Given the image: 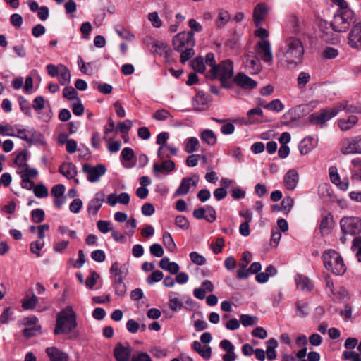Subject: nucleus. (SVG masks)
I'll return each mask as SVG.
<instances>
[{
    "instance_id": "4468645a",
    "label": "nucleus",
    "mask_w": 361,
    "mask_h": 361,
    "mask_svg": "<svg viewBox=\"0 0 361 361\" xmlns=\"http://www.w3.org/2000/svg\"><path fill=\"white\" fill-rule=\"evenodd\" d=\"M233 82L243 89L252 90L257 87V82L243 73H238Z\"/></svg>"
},
{
    "instance_id": "9b49d317",
    "label": "nucleus",
    "mask_w": 361,
    "mask_h": 361,
    "mask_svg": "<svg viewBox=\"0 0 361 361\" xmlns=\"http://www.w3.org/2000/svg\"><path fill=\"white\" fill-rule=\"evenodd\" d=\"M255 51L260 58L266 63H271L273 55L271 49V44L267 39H262L255 45Z\"/></svg>"
},
{
    "instance_id": "7ed1b4c3",
    "label": "nucleus",
    "mask_w": 361,
    "mask_h": 361,
    "mask_svg": "<svg viewBox=\"0 0 361 361\" xmlns=\"http://www.w3.org/2000/svg\"><path fill=\"white\" fill-rule=\"evenodd\" d=\"M174 49L180 52V62L184 63L194 54L193 47L195 44L192 32H181L173 38Z\"/></svg>"
},
{
    "instance_id": "a18cd8bd",
    "label": "nucleus",
    "mask_w": 361,
    "mask_h": 361,
    "mask_svg": "<svg viewBox=\"0 0 361 361\" xmlns=\"http://www.w3.org/2000/svg\"><path fill=\"white\" fill-rule=\"evenodd\" d=\"M264 108L270 111L280 112L283 109L284 106L279 99H274L264 105Z\"/></svg>"
},
{
    "instance_id": "f257e3e1",
    "label": "nucleus",
    "mask_w": 361,
    "mask_h": 361,
    "mask_svg": "<svg viewBox=\"0 0 361 361\" xmlns=\"http://www.w3.org/2000/svg\"><path fill=\"white\" fill-rule=\"evenodd\" d=\"M304 54V44L300 39L290 36L285 39L283 45L276 54V58L283 66L292 69L302 63Z\"/></svg>"
},
{
    "instance_id": "052dcab7",
    "label": "nucleus",
    "mask_w": 361,
    "mask_h": 361,
    "mask_svg": "<svg viewBox=\"0 0 361 361\" xmlns=\"http://www.w3.org/2000/svg\"><path fill=\"white\" fill-rule=\"evenodd\" d=\"M206 210V217L205 219L209 222L212 223L216 219V213L215 209L210 205L205 206Z\"/></svg>"
},
{
    "instance_id": "c85d7f7f",
    "label": "nucleus",
    "mask_w": 361,
    "mask_h": 361,
    "mask_svg": "<svg viewBox=\"0 0 361 361\" xmlns=\"http://www.w3.org/2000/svg\"><path fill=\"white\" fill-rule=\"evenodd\" d=\"M110 271L114 275V281H123L126 275L127 269L125 264L119 267L118 263L115 262L111 265Z\"/></svg>"
},
{
    "instance_id": "c9c22d12",
    "label": "nucleus",
    "mask_w": 361,
    "mask_h": 361,
    "mask_svg": "<svg viewBox=\"0 0 361 361\" xmlns=\"http://www.w3.org/2000/svg\"><path fill=\"white\" fill-rule=\"evenodd\" d=\"M298 147L301 154L305 155L308 154L314 148L312 139L310 137L304 138L300 142Z\"/></svg>"
},
{
    "instance_id": "bf43d9fd",
    "label": "nucleus",
    "mask_w": 361,
    "mask_h": 361,
    "mask_svg": "<svg viewBox=\"0 0 361 361\" xmlns=\"http://www.w3.org/2000/svg\"><path fill=\"white\" fill-rule=\"evenodd\" d=\"M175 224L179 228L185 230L188 229L190 226L188 219L182 215H178L176 216L175 219Z\"/></svg>"
},
{
    "instance_id": "bb28decb",
    "label": "nucleus",
    "mask_w": 361,
    "mask_h": 361,
    "mask_svg": "<svg viewBox=\"0 0 361 361\" xmlns=\"http://www.w3.org/2000/svg\"><path fill=\"white\" fill-rule=\"evenodd\" d=\"M159 267L172 274H176L179 271V265L176 262H170L168 257H164L160 260Z\"/></svg>"
},
{
    "instance_id": "4d7b16f0",
    "label": "nucleus",
    "mask_w": 361,
    "mask_h": 361,
    "mask_svg": "<svg viewBox=\"0 0 361 361\" xmlns=\"http://www.w3.org/2000/svg\"><path fill=\"white\" fill-rule=\"evenodd\" d=\"M294 204V200L290 197H286L281 202V209L285 214H288Z\"/></svg>"
},
{
    "instance_id": "393cba45",
    "label": "nucleus",
    "mask_w": 361,
    "mask_h": 361,
    "mask_svg": "<svg viewBox=\"0 0 361 361\" xmlns=\"http://www.w3.org/2000/svg\"><path fill=\"white\" fill-rule=\"evenodd\" d=\"M295 283L297 288L302 291H310L313 288L310 279L301 274L296 275Z\"/></svg>"
},
{
    "instance_id": "2f4dec72",
    "label": "nucleus",
    "mask_w": 361,
    "mask_h": 361,
    "mask_svg": "<svg viewBox=\"0 0 361 361\" xmlns=\"http://www.w3.org/2000/svg\"><path fill=\"white\" fill-rule=\"evenodd\" d=\"M178 295V293L176 292H170L169 294V306L170 309L174 312H178L181 310L183 307V303L181 301L176 297Z\"/></svg>"
},
{
    "instance_id": "0eeeda50",
    "label": "nucleus",
    "mask_w": 361,
    "mask_h": 361,
    "mask_svg": "<svg viewBox=\"0 0 361 361\" xmlns=\"http://www.w3.org/2000/svg\"><path fill=\"white\" fill-rule=\"evenodd\" d=\"M340 225L344 234L354 235L361 233V219L358 217H343L340 221Z\"/></svg>"
},
{
    "instance_id": "2eb2a0df",
    "label": "nucleus",
    "mask_w": 361,
    "mask_h": 361,
    "mask_svg": "<svg viewBox=\"0 0 361 361\" xmlns=\"http://www.w3.org/2000/svg\"><path fill=\"white\" fill-rule=\"evenodd\" d=\"M147 40L150 41L152 44L151 51L152 53L160 56L165 54V56L167 57L172 52L168 44L164 42L156 41L152 38H147Z\"/></svg>"
},
{
    "instance_id": "e433bc0d",
    "label": "nucleus",
    "mask_w": 361,
    "mask_h": 361,
    "mask_svg": "<svg viewBox=\"0 0 361 361\" xmlns=\"http://www.w3.org/2000/svg\"><path fill=\"white\" fill-rule=\"evenodd\" d=\"M121 156L123 166L126 168H131L133 165L129 164L128 161L133 158L134 151L130 147H125L122 150Z\"/></svg>"
},
{
    "instance_id": "20e7f679",
    "label": "nucleus",
    "mask_w": 361,
    "mask_h": 361,
    "mask_svg": "<svg viewBox=\"0 0 361 361\" xmlns=\"http://www.w3.org/2000/svg\"><path fill=\"white\" fill-rule=\"evenodd\" d=\"M355 20V14L353 10L338 9L331 22V26L335 32H345Z\"/></svg>"
},
{
    "instance_id": "8fccbe9b",
    "label": "nucleus",
    "mask_w": 361,
    "mask_h": 361,
    "mask_svg": "<svg viewBox=\"0 0 361 361\" xmlns=\"http://www.w3.org/2000/svg\"><path fill=\"white\" fill-rule=\"evenodd\" d=\"M198 145L199 140L196 137H190L186 140L185 150L188 153H192L196 151Z\"/></svg>"
},
{
    "instance_id": "6e6552de",
    "label": "nucleus",
    "mask_w": 361,
    "mask_h": 361,
    "mask_svg": "<svg viewBox=\"0 0 361 361\" xmlns=\"http://www.w3.org/2000/svg\"><path fill=\"white\" fill-rule=\"evenodd\" d=\"M337 114L338 110L336 109V107L323 109L319 112L311 114L309 118L311 123L322 126L327 121L336 116Z\"/></svg>"
},
{
    "instance_id": "13d9d810",
    "label": "nucleus",
    "mask_w": 361,
    "mask_h": 361,
    "mask_svg": "<svg viewBox=\"0 0 361 361\" xmlns=\"http://www.w3.org/2000/svg\"><path fill=\"white\" fill-rule=\"evenodd\" d=\"M163 273L157 270L153 271L147 279V281L149 284H152L154 283H157L163 279Z\"/></svg>"
},
{
    "instance_id": "f8f14e48",
    "label": "nucleus",
    "mask_w": 361,
    "mask_h": 361,
    "mask_svg": "<svg viewBox=\"0 0 361 361\" xmlns=\"http://www.w3.org/2000/svg\"><path fill=\"white\" fill-rule=\"evenodd\" d=\"M348 44L353 49H361V22L354 25L348 37Z\"/></svg>"
},
{
    "instance_id": "69168bd1",
    "label": "nucleus",
    "mask_w": 361,
    "mask_h": 361,
    "mask_svg": "<svg viewBox=\"0 0 361 361\" xmlns=\"http://www.w3.org/2000/svg\"><path fill=\"white\" fill-rule=\"evenodd\" d=\"M252 261V254L249 251L243 253L242 258L239 262L240 268H247L248 264Z\"/></svg>"
},
{
    "instance_id": "0e129e2a",
    "label": "nucleus",
    "mask_w": 361,
    "mask_h": 361,
    "mask_svg": "<svg viewBox=\"0 0 361 361\" xmlns=\"http://www.w3.org/2000/svg\"><path fill=\"white\" fill-rule=\"evenodd\" d=\"M154 118L158 121H164L171 117V114L166 109H159L155 111L153 116Z\"/></svg>"
},
{
    "instance_id": "a211bd4d",
    "label": "nucleus",
    "mask_w": 361,
    "mask_h": 361,
    "mask_svg": "<svg viewBox=\"0 0 361 361\" xmlns=\"http://www.w3.org/2000/svg\"><path fill=\"white\" fill-rule=\"evenodd\" d=\"M104 200V194L102 192L95 194L94 197L91 200L87 206V211L90 214L96 215L102 207Z\"/></svg>"
},
{
    "instance_id": "774afa93",
    "label": "nucleus",
    "mask_w": 361,
    "mask_h": 361,
    "mask_svg": "<svg viewBox=\"0 0 361 361\" xmlns=\"http://www.w3.org/2000/svg\"><path fill=\"white\" fill-rule=\"evenodd\" d=\"M343 357L345 360H351L352 361H361V354L355 351H344Z\"/></svg>"
},
{
    "instance_id": "6ab92c4d",
    "label": "nucleus",
    "mask_w": 361,
    "mask_h": 361,
    "mask_svg": "<svg viewBox=\"0 0 361 361\" xmlns=\"http://www.w3.org/2000/svg\"><path fill=\"white\" fill-rule=\"evenodd\" d=\"M219 345L226 352V353L223 355L224 361H234L235 360L236 355L234 352L235 347L230 341L224 339L220 342Z\"/></svg>"
},
{
    "instance_id": "c756f323",
    "label": "nucleus",
    "mask_w": 361,
    "mask_h": 361,
    "mask_svg": "<svg viewBox=\"0 0 361 361\" xmlns=\"http://www.w3.org/2000/svg\"><path fill=\"white\" fill-rule=\"evenodd\" d=\"M358 121L357 117L355 115H350L347 118H341L338 121V126L343 131H346L352 128Z\"/></svg>"
},
{
    "instance_id": "a19ab883",
    "label": "nucleus",
    "mask_w": 361,
    "mask_h": 361,
    "mask_svg": "<svg viewBox=\"0 0 361 361\" xmlns=\"http://www.w3.org/2000/svg\"><path fill=\"white\" fill-rule=\"evenodd\" d=\"M166 147L167 149H163L161 153L159 152V149L157 150V156L161 160L169 159L177 154V149L176 147H171L168 145H166Z\"/></svg>"
},
{
    "instance_id": "72a5a7b5",
    "label": "nucleus",
    "mask_w": 361,
    "mask_h": 361,
    "mask_svg": "<svg viewBox=\"0 0 361 361\" xmlns=\"http://www.w3.org/2000/svg\"><path fill=\"white\" fill-rule=\"evenodd\" d=\"M358 104H350L348 101H343L339 103L336 107L338 113L341 111H345L346 113L357 114Z\"/></svg>"
},
{
    "instance_id": "4be33fe9",
    "label": "nucleus",
    "mask_w": 361,
    "mask_h": 361,
    "mask_svg": "<svg viewBox=\"0 0 361 361\" xmlns=\"http://www.w3.org/2000/svg\"><path fill=\"white\" fill-rule=\"evenodd\" d=\"M329 176L331 180L333 183L336 184L339 189L342 190H347L349 186V182L348 179L341 180L340 176L337 173V169L336 167H330L329 168Z\"/></svg>"
},
{
    "instance_id": "58836bf2",
    "label": "nucleus",
    "mask_w": 361,
    "mask_h": 361,
    "mask_svg": "<svg viewBox=\"0 0 361 361\" xmlns=\"http://www.w3.org/2000/svg\"><path fill=\"white\" fill-rule=\"evenodd\" d=\"M209 97L205 95L202 92H198L195 97V109L202 110L200 106H206L209 103Z\"/></svg>"
},
{
    "instance_id": "b1692460",
    "label": "nucleus",
    "mask_w": 361,
    "mask_h": 361,
    "mask_svg": "<svg viewBox=\"0 0 361 361\" xmlns=\"http://www.w3.org/2000/svg\"><path fill=\"white\" fill-rule=\"evenodd\" d=\"M59 171L68 179H72L77 175L76 166L71 162L63 163Z\"/></svg>"
},
{
    "instance_id": "aec40b11",
    "label": "nucleus",
    "mask_w": 361,
    "mask_h": 361,
    "mask_svg": "<svg viewBox=\"0 0 361 361\" xmlns=\"http://www.w3.org/2000/svg\"><path fill=\"white\" fill-rule=\"evenodd\" d=\"M197 180H194L192 178H184L178 189L174 193V196L185 195L188 193L191 186L196 187Z\"/></svg>"
},
{
    "instance_id": "f3484780",
    "label": "nucleus",
    "mask_w": 361,
    "mask_h": 361,
    "mask_svg": "<svg viewBox=\"0 0 361 361\" xmlns=\"http://www.w3.org/2000/svg\"><path fill=\"white\" fill-rule=\"evenodd\" d=\"M268 13V8L264 3H259L255 7L253 12V20L255 25L258 27L264 20Z\"/></svg>"
},
{
    "instance_id": "39448f33",
    "label": "nucleus",
    "mask_w": 361,
    "mask_h": 361,
    "mask_svg": "<svg viewBox=\"0 0 361 361\" xmlns=\"http://www.w3.org/2000/svg\"><path fill=\"white\" fill-rule=\"evenodd\" d=\"M325 268L337 276L343 275L346 267L342 257L334 250H328L322 255Z\"/></svg>"
},
{
    "instance_id": "37998d69",
    "label": "nucleus",
    "mask_w": 361,
    "mask_h": 361,
    "mask_svg": "<svg viewBox=\"0 0 361 361\" xmlns=\"http://www.w3.org/2000/svg\"><path fill=\"white\" fill-rule=\"evenodd\" d=\"M169 137V134L167 132H162L159 133L157 137L156 142L159 145V152L161 153L164 149H167V140Z\"/></svg>"
},
{
    "instance_id": "09e8293b",
    "label": "nucleus",
    "mask_w": 361,
    "mask_h": 361,
    "mask_svg": "<svg viewBox=\"0 0 361 361\" xmlns=\"http://www.w3.org/2000/svg\"><path fill=\"white\" fill-rule=\"evenodd\" d=\"M352 250L355 252V256L359 262H361V236L354 238Z\"/></svg>"
},
{
    "instance_id": "9d476101",
    "label": "nucleus",
    "mask_w": 361,
    "mask_h": 361,
    "mask_svg": "<svg viewBox=\"0 0 361 361\" xmlns=\"http://www.w3.org/2000/svg\"><path fill=\"white\" fill-rule=\"evenodd\" d=\"M133 348L128 342L118 343L114 349V356L116 361H129Z\"/></svg>"
},
{
    "instance_id": "6e6d98bb",
    "label": "nucleus",
    "mask_w": 361,
    "mask_h": 361,
    "mask_svg": "<svg viewBox=\"0 0 361 361\" xmlns=\"http://www.w3.org/2000/svg\"><path fill=\"white\" fill-rule=\"evenodd\" d=\"M63 94L65 98L68 100H79L80 99L77 97V92L73 87H66L63 89Z\"/></svg>"
},
{
    "instance_id": "79ce46f5",
    "label": "nucleus",
    "mask_w": 361,
    "mask_h": 361,
    "mask_svg": "<svg viewBox=\"0 0 361 361\" xmlns=\"http://www.w3.org/2000/svg\"><path fill=\"white\" fill-rule=\"evenodd\" d=\"M34 130L18 129L16 137L27 142H32L34 138Z\"/></svg>"
},
{
    "instance_id": "412c9836",
    "label": "nucleus",
    "mask_w": 361,
    "mask_h": 361,
    "mask_svg": "<svg viewBox=\"0 0 361 361\" xmlns=\"http://www.w3.org/2000/svg\"><path fill=\"white\" fill-rule=\"evenodd\" d=\"M46 353L50 361H68V355L56 347H49Z\"/></svg>"
},
{
    "instance_id": "7c9ffc66",
    "label": "nucleus",
    "mask_w": 361,
    "mask_h": 361,
    "mask_svg": "<svg viewBox=\"0 0 361 361\" xmlns=\"http://www.w3.org/2000/svg\"><path fill=\"white\" fill-rule=\"evenodd\" d=\"M61 71L58 75V80L62 86H67L71 82V73L63 64H60Z\"/></svg>"
},
{
    "instance_id": "4c0bfd02",
    "label": "nucleus",
    "mask_w": 361,
    "mask_h": 361,
    "mask_svg": "<svg viewBox=\"0 0 361 361\" xmlns=\"http://www.w3.org/2000/svg\"><path fill=\"white\" fill-rule=\"evenodd\" d=\"M230 19L231 16L228 11H220L217 18L215 20V24L217 27H222L230 20Z\"/></svg>"
},
{
    "instance_id": "3c124183",
    "label": "nucleus",
    "mask_w": 361,
    "mask_h": 361,
    "mask_svg": "<svg viewBox=\"0 0 361 361\" xmlns=\"http://www.w3.org/2000/svg\"><path fill=\"white\" fill-rule=\"evenodd\" d=\"M297 315L300 317H305L308 314L307 304L304 302L298 301L295 303Z\"/></svg>"
},
{
    "instance_id": "a878e982",
    "label": "nucleus",
    "mask_w": 361,
    "mask_h": 361,
    "mask_svg": "<svg viewBox=\"0 0 361 361\" xmlns=\"http://www.w3.org/2000/svg\"><path fill=\"white\" fill-rule=\"evenodd\" d=\"M38 301V298L30 289L22 302V307L24 310H32L36 307Z\"/></svg>"
},
{
    "instance_id": "de8ad7c7",
    "label": "nucleus",
    "mask_w": 361,
    "mask_h": 361,
    "mask_svg": "<svg viewBox=\"0 0 361 361\" xmlns=\"http://www.w3.org/2000/svg\"><path fill=\"white\" fill-rule=\"evenodd\" d=\"M33 192L38 198H45L48 196V190L42 183H39L35 185L33 188Z\"/></svg>"
},
{
    "instance_id": "ea45409f",
    "label": "nucleus",
    "mask_w": 361,
    "mask_h": 361,
    "mask_svg": "<svg viewBox=\"0 0 361 361\" xmlns=\"http://www.w3.org/2000/svg\"><path fill=\"white\" fill-rule=\"evenodd\" d=\"M192 68L196 72L202 73L205 71L204 59L201 56L196 57L190 61Z\"/></svg>"
},
{
    "instance_id": "473e14b6",
    "label": "nucleus",
    "mask_w": 361,
    "mask_h": 361,
    "mask_svg": "<svg viewBox=\"0 0 361 361\" xmlns=\"http://www.w3.org/2000/svg\"><path fill=\"white\" fill-rule=\"evenodd\" d=\"M200 137L202 142L207 143L209 145L213 146L216 143L217 137L212 130H204L201 133Z\"/></svg>"
},
{
    "instance_id": "338daca9",
    "label": "nucleus",
    "mask_w": 361,
    "mask_h": 361,
    "mask_svg": "<svg viewBox=\"0 0 361 361\" xmlns=\"http://www.w3.org/2000/svg\"><path fill=\"white\" fill-rule=\"evenodd\" d=\"M148 19L154 27L159 28L162 25V22L157 12L150 13L148 16Z\"/></svg>"
},
{
    "instance_id": "603ef678",
    "label": "nucleus",
    "mask_w": 361,
    "mask_h": 361,
    "mask_svg": "<svg viewBox=\"0 0 361 361\" xmlns=\"http://www.w3.org/2000/svg\"><path fill=\"white\" fill-rule=\"evenodd\" d=\"M224 240L222 238H218L216 242H212L210 244V248L212 250L215 255H218L221 252L222 248L224 247Z\"/></svg>"
},
{
    "instance_id": "f03ea898",
    "label": "nucleus",
    "mask_w": 361,
    "mask_h": 361,
    "mask_svg": "<svg viewBox=\"0 0 361 361\" xmlns=\"http://www.w3.org/2000/svg\"><path fill=\"white\" fill-rule=\"evenodd\" d=\"M78 326L77 315L72 306L62 309L56 316L54 334H68Z\"/></svg>"
},
{
    "instance_id": "f704fd0d",
    "label": "nucleus",
    "mask_w": 361,
    "mask_h": 361,
    "mask_svg": "<svg viewBox=\"0 0 361 361\" xmlns=\"http://www.w3.org/2000/svg\"><path fill=\"white\" fill-rule=\"evenodd\" d=\"M351 164L353 165V167L350 169L352 178L361 180V159H353L351 161Z\"/></svg>"
},
{
    "instance_id": "c03bdc74",
    "label": "nucleus",
    "mask_w": 361,
    "mask_h": 361,
    "mask_svg": "<svg viewBox=\"0 0 361 361\" xmlns=\"http://www.w3.org/2000/svg\"><path fill=\"white\" fill-rule=\"evenodd\" d=\"M240 322L244 326H254L258 322V318L255 316L242 314L240 317Z\"/></svg>"
},
{
    "instance_id": "5fc2aeb1",
    "label": "nucleus",
    "mask_w": 361,
    "mask_h": 361,
    "mask_svg": "<svg viewBox=\"0 0 361 361\" xmlns=\"http://www.w3.org/2000/svg\"><path fill=\"white\" fill-rule=\"evenodd\" d=\"M310 80V75L306 72H301L298 77V87L302 89Z\"/></svg>"
},
{
    "instance_id": "864d4df0",
    "label": "nucleus",
    "mask_w": 361,
    "mask_h": 361,
    "mask_svg": "<svg viewBox=\"0 0 361 361\" xmlns=\"http://www.w3.org/2000/svg\"><path fill=\"white\" fill-rule=\"evenodd\" d=\"M32 221L35 223H41L44 220V212L42 209H35L31 212Z\"/></svg>"
},
{
    "instance_id": "1a4fd4ad",
    "label": "nucleus",
    "mask_w": 361,
    "mask_h": 361,
    "mask_svg": "<svg viewBox=\"0 0 361 361\" xmlns=\"http://www.w3.org/2000/svg\"><path fill=\"white\" fill-rule=\"evenodd\" d=\"M82 171L87 174V180L94 183L99 180L100 177L106 173V169L103 164L92 166L90 164H85L82 166Z\"/></svg>"
},
{
    "instance_id": "ddd939ff",
    "label": "nucleus",
    "mask_w": 361,
    "mask_h": 361,
    "mask_svg": "<svg viewBox=\"0 0 361 361\" xmlns=\"http://www.w3.org/2000/svg\"><path fill=\"white\" fill-rule=\"evenodd\" d=\"M343 154H361V136H357L348 141L342 147Z\"/></svg>"
},
{
    "instance_id": "49530a36",
    "label": "nucleus",
    "mask_w": 361,
    "mask_h": 361,
    "mask_svg": "<svg viewBox=\"0 0 361 361\" xmlns=\"http://www.w3.org/2000/svg\"><path fill=\"white\" fill-rule=\"evenodd\" d=\"M163 243L165 247L171 252L174 251L176 248L171 235L168 232L164 233L163 235Z\"/></svg>"
},
{
    "instance_id": "e2e57ef3",
    "label": "nucleus",
    "mask_w": 361,
    "mask_h": 361,
    "mask_svg": "<svg viewBox=\"0 0 361 361\" xmlns=\"http://www.w3.org/2000/svg\"><path fill=\"white\" fill-rule=\"evenodd\" d=\"M132 127V122L126 120L123 122H120L117 124L116 131H120L122 133H127Z\"/></svg>"
},
{
    "instance_id": "680f3d73",
    "label": "nucleus",
    "mask_w": 361,
    "mask_h": 361,
    "mask_svg": "<svg viewBox=\"0 0 361 361\" xmlns=\"http://www.w3.org/2000/svg\"><path fill=\"white\" fill-rule=\"evenodd\" d=\"M114 288L116 294L120 297L124 295L126 292V287L123 281H114Z\"/></svg>"
},
{
    "instance_id": "5701e85b",
    "label": "nucleus",
    "mask_w": 361,
    "mask_h": 361,
    "mask_svg": "<svg viewBox=\"0 0 361 361\" xmlns=\"http://www.w3.org/2000/svg\"><path fill=\"white\" fill-rule=\"evenodd\" d=\"M175 169V163L170 160H165L161 163L156 162L153 164V171L156 173L171 172Z\"/></svg>"
},
{
    "instance_id": "cd10ccee",
    "label": "nucleus",
    "mask_w": 361,
    "mask_h": 361,
    "mask_svg": "<svg viewBox=\"0 0 361 361\" xmlns=\"http://www.w3.org/2000/svg\"><path fill=\"white\" fill-rule=\"evenodd\" d=\"M319 27L322 32V37L326 40L329 41L332 39L333 28L331 23H329L325 20H320L319 21Z\"/></svg>"
},
{
    "instance_id": "423d86ee",
    "label": "nucleus",
    "mask_w": 361,
    "mask_h": 361,
    "mask_svg": "<svg viewBox=\"0 0 361 361\" xmlns=\"http://www.w3.org/2000/svg\"><path fill=\"white\" fill-rule=\"evenodd\" d=\"M212 76L214 78L220 80L221 85L225 88H231L232 81L230 80L233 76V65L231 60H225L220 63L214 68L210 70Z\"/></svg>"
},
{
    "instance_id": "dca6fc26",
    "label": "nucleus",
    "mask_w": 361,
    "mask_h": 361,
    "mask_svg": "<svg viewBox=\"0 0 361 361\" xmlns=\"http://www.w3.org/2000/svg\"><path fill=\"white\" fill-rule=\"evenodd\" d=\"M299 175L295 169H290L284 175L283 182L287 190H293L298 183Z\"/></svg>"
}]
</instances>
